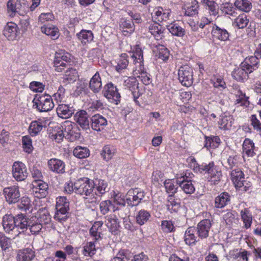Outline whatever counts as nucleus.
<instances>
[{"mask_svg":"<svg viewBox=\"0 0 261 261\" xmlns=\"http://www.w3.org/2000/svg\"><path fill=\"white\" fill-rule=\"evenodd\" d=\"M197 167V172L207 174V180L212 184L217 185L221 180L222 172L215 165L214 162H210L208 163H202L200 166H198Z\"/></svg>","mask_w":261,"mask_h":261,"instance_id":"f257e3e1","label":"nucleus"},{"mask_svg":"<svg viewBox=\"0 0 261 261\" xmlns=\"http://www.w3.org/2000/svg\"><path fill=\"white\" fill-rule=\"evenodd\" d=\"M93 180L88 178H80L74 182L75 193L85 196L86 198H91L92 201H96L93 192Z\"/></svg>","mask_w":261,"mask_h":261,"instance_id":"f03ea898","label":"nucleus"},{"mask_svg":"<svg viewBox=\"0 0 261 261\" xmlns=\"http://www.w3.org/2000/svg\"><path fill=\"white\" fill-rule=\"evenodd\" d=\"M231 180L237 190L240 192H248L251 191V184L245 179L244 174L239 168L231 171Z\"/></svg>","mask_w":261,"mask_h":261,"instance_id":"7ed1b4c3","label":"nucleus"},{"mask_svg":"<svg viewBox=\"0 0 261 261\" xmlns=\"http://www.w3.org/2000/svg\"><path fill=\"white\" fill-rule=\"evenodd\" d=\"M61 126L65 135V138L73 142L80 137V129L76 124L70 121H65Z\"/></svg>","mask_w":261,"mask_h":261,"instance_id":"20e7f679","label":"nucleus"},{"mask_svg":"<svg viewBox=\"0 0 261 261\" xmlns=\"http://www.w3.org/2000/svg\"><path fill=\"white\" fill-rule=\"evenodd\" d=\"M33 106H36L37 110L40 112L49 111L54 107L53 99L48 95L39 96L33 100Z\"/></svg>","mask_w":261,"mask_h":261,"instance_id":"39448f33","label":"nucleus"},{"mask_svg":"<svg viewBox=\"0 0 261 261\" xmlns=\"http://www.w3.org/2000/svg\"><path fill=\"white\" fill-rule=\"evenodd\" d=\"M102 93L103 96L111 103L118 105L120 102L121 96L118 92V89L111 82L104 86Z\"/></svg>","mask_w":261,"mask_h":261,"instance_id":"423d86ee","label":"nucleus"},{"mask_svg":"<svg viewBox=\"0 0 261 261\" xmlns=\"http://www.w3.org/2000/svg\"><path fill=\"white\" fill-rule=\"evenodd\" d=\"M71 56L70 54L64 50L56 52L54 61L55 70L57 72H62L67 66L66 63L71 61Z\"/></svg>","mask_w":261,"mask_h":261,"instance_id":"0eeeda50","label":"nucleus"},{"mask_svg":"<svg viewBox=\"0 0 261 261\" xmlns=\"http://www.w3.org/2000/svg\"><path fill=\"white\" fill-rule=\"evenodd\" d=\"M178 79L185 86L189 87L193 83V69L187 65L181 66L178 69Z\"/></svg>","mask_w":261,"mask_h":261,"instance_id":"6e6552de","label":"nucleus"},{"mask_svg":"<svg viewBox=\"0 0 261 261\" xmlns=\"http://www.w3.org/2000/svg\"><path fill=\"white\" fill-rule=\"evenodd\" d=\"M145 196L144 193L140 189L136 188L129 190L126 195V202L128 206L138 205Z\"/></svg>","mask_w":261,"mask_h":261,"instance_id":"1a4fd4ad","label":"nucleus"},{"mask_svg":"<svg viewBox=\"0 0 261 261\" xmlns=\"http://www.w3.org/2000/svg\"><path fill=\"white\" fill-rule=\"evenodd\" d=\"M3 191L6 200L9 204L15 203L19 201L20 193L18 186H12L6 187L4 188Z\"/></svg>","mask_w":261,"mask_h":261,"instance_id":"9d476101","label":"nucleus"},{"mask_svg":"<svg viewBox=\"0 0 261 261\" xmlns=\"http://www.w3.org/2000/svg\"><path fill=\"white\" fill-rule=\"evenodd\" d=\"M30 220L23 214H19L15 216V232L14 234V238L27 229L30 224Z\"/></svg>","mask_w":261,"mask_h":261,"instance_id":"9b49d317","label":"nucleus"},{"mask_svg":"<svg viewBox=\"0 0 261 261\" xmlns=\"http://www.w3.org/2000/svg\"><path fill=\"white\" fill-rule=\"evenodd\" d=\"M13 177L18 181H23L28 176V171L25 165L21 162H15L12 167Z\"/></svg>","mask_w":261,"mask_h":261,"instance_id":"f8f14e48","label":"nucleus"},{"mask_svg":"<svg viewBox=\"0 0 261 261\" xmlns=\"http://www.w3.org/2000/svg\"><path fill=\"white\" fill-rule=\"evenodd\" d=\"M211 227V221L209 219H203L198 223L195 230L199 239L202 240L208 237Z\"/></svg>","mask_w":261,"mask_h":261,"instance_id":"ddd939ff","label":"nucleus"},{"mask_svg":"<svg viewBox=\"0 0 261 261\" xmlns=\"http://www.w3.org/2000/svg\"><path fill=\"white\" fill-rule=\"evenodd\" d=\"M32 185L33 192L34 193L35 197L41 198L47 195L48 189L47 183L42 180H39V181H33Z\"/></svg>","mask_w":261,"mask_h":261,"instance_id":"4468645a","label":"nucleus"},{"mask_svg":"<svg viewBox=\"0 0 261 261\" xmlns=\"http://www.w3.org/2000/svg\"><path fill=\"white\" fill-rule=\"evenodd\" d=\"M56 111L59 117L67 119L72 116L75 110L72 103H61L58 105Z\"/></svg>","mask_w":261,"mask_h":261,"instance_id":"2eb2a0df","label":"nucleus"},{"mask_svg":"<svg viewBox=\"0 0 261 261\" xmlns=\"http://www.w3.org/2000/svg\"><path fill=\"white\" fill-rule=\"evenodd\" d=\"M176 184L187 194H191L195 191V188L192 182V180L188 179V177L186 175L177 178Z\"/></svg>","mask_w":261,"mask_h":261,"instance_id":"dca6fc26","label":"nucleus"},{"mask_svg":"<svg viewBox=\"0 0 261 261\" xmlns=\"http://www.w3.org/2000/svg\"><path fill=\"white\" fill-rule=\"evenodd\" d=\"M93 192L94 196L97 200L98 197H101L103 194L109 191L108 183L101 179H95L93 180Z\"/></svg>","mask_w":261,"mask_h":261,"instance_id":"f3484780","label":"nucleus"},{"mask_svg":"<svg viewBox=\"0 0 261 261\" xmlns=\"http://www.w3.org/2000/svg\"><path fill=\"white\" fill-rule=\"evenodd\" d=\"M15 217L11 214H6L3 217L2 225L5 232L14 235L15 232Z\"/></svg>","mask_w":261,"mask_h":261,"instance_id":"a211bd4d","label":"nucleus"},{"mask_svg":"<svg viewBox=\"0 0 261 261\" xmlns=\"http://www.w3.org/2000/svg\"><path fill=\"white\" fill-rule=\"evenodd\" d=\"M47 165L49 169L56 173L62 174L65 172V163L58 159L53 158L48 160Z\"/></svg>","mask_w":261,"mask_h":261,"instance_id":"6ab92c4d","label":"nucleus"},{"mask_svg":"<svg viewBox=\"0 0 261 261\" xmlns=\"http://www.w3.org/2000/svg\"><path fill=\"white\" fill-rule=\"evenodd\" d=\"M3 34L4 36L9 40L16 39L19 30L17 24L12 22L7 23L5 27Z\"/></svg>","mask_w":261,"mask_h":261,"instance_id":"aec40b11","label":"nucleus"},{"mask_svg":"<svg viewBox=\"0 0 261 261\" xmlns=\"http://www.w3.org/2000/svg\"><path fill=\"white\" fill-rule=\"evenodd\" d=\"M91 126L93 129L100 132L102 130L107 124V119L99 114H96L91 118Z\"/></svg>","mask_w":261,"mask_h":261,"instance_id":"412c9836","label":"nucleus"},{"mask_svg":"<svg viewBox=\"0 0 261 261\" xmlns=\"http://www.w3.org/2000/svg\"><path fill=\"white\" fill-rule=\"evenodd\" d=\"M119 28L125 36L132 34L135 30V24L131 19L122 17L119 22Z\"/></svg>","mask_w":261,"mask_h":261,"instance_id":"4be33fe9","label":"nucleus"},{"mask_svg":"<svg viewBox=\"0 0 261 261\" xmlns=\"http://www.w3.org/2000/svg\"><path fill=\"white\" fill-rule=\"evenodd\" d=\"M74 119L82 129H87L89 128V120L86 111L81 110L77 112L74 116Z\"/></svg>","mask_w":261,"mask_h":261,"instance_id":"5701e85b","label":"nucleus"},{"mask_svg":"<svg viewBox=\"0 0 261 261\" xmlns=\"http://www.w3.org/2000/svg\"><path fill=\"white\" fill-rule=\"evenodd\" d=\"M148 30L155 40L159 41L164 38L166 30L159 23H151L149 25Z\"/></svg>","mask_w":261,"mask_h":261,"instance_id":"b1692460","label":"nucleus"},{"mask_svg":"<svg viewBox=\"0 0 261 261\" xmlns=\"http://www.w3.org/2000/svg\"><path fill=\"white\" fill-rule=\"evenodd\" d=\"M259 57L254 55L249 58H246L244 62L242 63V66L246 67L250 73L257 69L259 67Z\"/></svg>","mask_w":261,"mask_h":261,"instance_id":"393cba45","label":"nucleus"},{"mask_svg":"<svg viewBox=\"0 0 261 261\" xmlns=\"http://www.w3.org/2000/svg\"><path fill=\"white\" fill-rule=\"evenodd\" d=\"M230 195L226 192L220 193L215 198L214 207L217 208H223L227 205L230 201Z\"/></svg>","mask_w":261,"mask_h":261,"instance_id":"a878e982","label":"nucleus"},{"mask_svg":"<svg viewBox=\"0 0 261 261\" xmlns=\"http://www.w3.org/2000/svg\"><path fill=\"white\" fill-rule=\"evenodd\" d=\"M250 253L242 249H233L229 252V256L233 260L237 261H248Z\"/></svg>","mask_w":261,"mask_h":261,"instance_id":"bb28decb","label":"nucleus"},{"mask_svg":"<svg viewBox=\"0 0 261 261\" xmlns=\"http://www.w3.org/2000/svg\"><path fill=\"white\" fill-rule=\"evenodd\" d=\"M171 11L170 9H163L161 7L155 8L153 10V17L159 22L166 21L169 18Z\"/></svg>","mask_w":261,"mask_h":261,"instance_id":"cd10ccee","label":"nucleus"},{"mask_svg":"<svg viewBox=\"0 0 261 261\" xmlns=\"http://www.w3.org/2000/svg\"><path fill=\"white\" fill-rule=\"evenodd\" d=\"M184 5L185 14L188 16H193L198 13L199 5L196 0H188Z\"/></svg>","mask_w":261,"mask_h":261,"instance_id":"c85d7f7f","label":"nucleus"},{"mask_svg":"<svg viewBox=\"0 0 261 261\" xmlns=\"http://www.w3.org/2000/svg\"><path fill=\"white\" fill-rule=\"evenodd\" d=\"M105 223L109 231L113 234H116L119 227V222L115 215H109L105 217Z\"/></svg>","mask_w":261,"mask_h":261,"instance_id":"c756f323","label":"nucleus"},{"mask_svg":"<svg viewBox=\"0 0 261 261\" xmlns=\"http://www.w3.org/2000/svg\"><path fill=\"white\" fill-rule=\"evenodd\" d=\"M233 117L229 113H223L220 116L218 124L220 129H229L232 124Z\"/></svg>","mask_w":261,"mask_h":261,"instance_id":"7c9ffc66","label":"nucleus"},{"mask_svg":"<svg viewBox=\"0 0 261 261\" xmlns=\"http://www.w3.org/2000/svg\"><path fill=\"white\" fill-rule=\"evenodd\" d=\"M212 33L214 38L219 40L226 41L229 39L228 32L226 29H222L215 24L213 27Z\"/></svg>","mask_w":261,"mask_h":261,"instance_id":"2f4dec72","label":"nucleus"},{"mask_svg":"<svg viewBox=\"0 0 261 261\" xmlns=\"http://www.w3.org/2000/svg\"><path fill=\"white\" fill-rule=\"evenodd\" d=\"M40 30L42 33L49 36L53 40L57 39L60 36L58 28L54 25L44 24L40 28Z\"/></svg>","mask_w":261,"mask_h":261,"instance_id":"473e14b6","label":"nucleus"},{"mask_svg":"<svg viewBox=\"0 0 261 261\" xmlns=\"http://www.w3.org/2000/svg\"><path fill=\"white\" fill-rule=\"evenodd\" d=\"M89 87L94 93H98L101 89V79L98 72H96L91 79Z\"/></svg>","mask_w":261,"mask_h":261,"instance_id":"72a5a7b5","label":"nucleus"},{"mask_svg":"<svg viewBox=\"0 0 261 261\" xmlns=\"http://www.w3.org/2000/svg\"><path fill=\"white\" fill-rule=\"evenodd\" d=\"M249 73H250V72L248 71L246 67H243L241 63L240 67L233 70L232 72L231 75L236 80L243 82L244 80L247 79Z\"/></svg>","mask_w":261,"mask_h":261,"instance_id":"f704fd0d","label":"nucleus"},{"mask_svg":"<svg viewBox=\"0 0 261 261\" xmlns=\"http://www.w3.org/2000/svg\"><path fill=\"white\" fill-rule=\"evenodd\" d=\"M254 144L252 140L249 138H246L243 144V158H245V156L247 157H252L255 155Z\"/></svg>","mask_w":261,"mask_h":261,"instance_id":"c9c22d12","label":"nucleus"},{"mask_svg":"<svg viewBox=\"0 0 261 261\" xmlns=\"http://www.w3.org/2000/svg\"><path fill=\"white\" fill-rule=\"evenodd\" d=\"M200 3L208 11L211 15L216 16L218 14L219 6L213 0H200Z\"/></svg>","mask_w":261,"mask_h":261,"instance_id":"e433bc0d","label":"nucleus"},{"mask_svg":"<svg viewBox=\"0 0 261 261\" xmlns=\"http://www.w3.org/2000/svg\"><path fill=\"white\" fill-rule=\"evenodd\" d=\"M35 257V252L31 249L19 250L17 255V261H32Z\"/></svg>","mask_w":261,"mask_h":261,"instance_id":"4c0bfd02","label":"nucleus"},{"mask_svg":"<svg viewBox=\"0 0 261 261\" xmlns=\"http://www.w3.org/2000/svg\"><path fill=\"white\" fill-rule=\"evenodd\" d=\"M103 224V222L101 221H96L90 229V234L91 236L94 238L95 242H97L99 239H101V235L102 233L101 232V228Z\"/></svg>","mask_w":261,"mask_h":261,"instance_id":"58836bf2","label":"nucleus"},{"mask_svg":"<svg viewBox=\"0 0 261 261\" xmlns=\"http://www.w3.org/2000/svg\"><path fill=\"white\" fill-rule=\"evenodd\" d=\"M195 228L189 227L186 231L184 240L186 244L189 246H193L199 241V239L195 236Z\"/></svg>","mask_w":261,"mask_h":261,"instance_id":"ea45409f","label":"nucleus"},{"mask_svg":"<svg viewBox=\"0 0 261 261\" xmlns=\"http://www.w3.org/2000/svg\"><path fill=\"white\" fill-rule=\"evenodd\" d=\"M129 64L128 56L126 54H122L117 59V65L115 69L118 72H121L127 68Z\"/></svg>","mask_w":261,"mask_h":261,"instance_id":"a19ab883","label":"nucleus"},{"mask_svg":"<svg viewBox=\"0 0 261 261\" xmlns=\"http://www.w3.org/2000/svg\"><path fill=\"white\" fill-rule=\"evenodd\" d=\"M117 152L116 148L111 145L105 146L101 151V155L103 159L108 162L111 160Z\"/></svg>","mask_w":261,"mask_h":261,"instance_id":"79ce46f5","label":"nucleus"},{"mask_svg":"<svg viewBox=\"0 0 261 261\" xmlns=\"http://www.w3.org/2000/svg\"><path fill=\"white\" fill-rule=\"evenodd\" d=\"M76 36L83 44H86L90 43L93 40V34L91 31L82 30L79 33L76 34Z\"/></svg>","mask_w":261,"mask_h":261,"instance_id":"37998d69","label":"nucleus"},{"mask_svg":"<svg viewBox=\"0 0 261 261\" xmlns=\"http://www.w3.org/2000/svg\"><path fill=\"white\" fill-rule=\"evenodd\" d=\"M95 242H87L83 244L82 254L85 256L91 257L96 253Z\"/></svg>","mask_w":261,"mask_h":261,"instance_id":"c03bdc74","label":"nucleus"},{"mask_svg":"<svg viewBox=\"0 0 261 261\" xmlns=\"http://www.w3.org/2000/svg\"><path fill=\"white\" fill-rule=\"evenodd\" d=\"M135 218L137 223L143 225L149 220L151 215L147 210L142 209L137 212Z\"/></svg>","mask_w":261,"mask_h":261,"instance_id":"a18cd8bd","label":"nucleus"},{"mask_svg":"<svg viewBox=\"0 0 261 261\" xmlns=\"http://www.w3.org/2000/svg\"><path fill=\"white\" fill-rule=\"evenodd\" d=\"M167 29L173 35L175 36L182 37L186 34L185 29L177 23H170L167 25Z\"/></svg>","mask_w":261,"mask_h":261,"instance_id":"49530a36","label":"nucleus"},{"mask_svg":"<svg viewBox=\"0 0 261 261\" xmlns=\"http://www.w3.org/2000/svg\"><path fill=\"white\" fill-rule=\"evenodd\" d=\"M43 121L38 119L37 120L33 121L29 128V132L32 136H35L41 131L43 127Z\"/></svg>","mask_w":261,"mask_h":261,"instance_id":"de8ad7c7","label":"nucleus"},{"mask_svg":"<svg viewBox=\"0 0 261 261\" xmlns=\"http://www.w3.org/2000/svg\"><path fill=\"white\" fill-rule=\"evenodd\" d=\"M241 219L244 224L246 228L250 227L252 222V215L251 213L247 208H244L240 212Z\"/></svg>","mask_w":261,"mask_h":261,"instance_id":"09e8293b","label":"nucleus"},{"mask_svg":"<svg viewBox=\"0 0 261 261\" xmlns=\"http://www.w3.org/2000/svg\"><path fill=\"white\" fill-rule=\"evenodd\" d=\"M249 22V16L243 13L239 15L234 19V24L237 28L242 29L247 27Z\"/></svg>","mask_w":261,"mask_h":261,"instance_id":"8fccbe9b","label":"nucleus"},{"mask_svg":"<svg viewBox=\"0 0 261 261\" xmlns=\"http://www.w3.org/2000/svg\"><path fill=\"white\" fill-rule=\"evenodd\" d=\"M234 5L238 9L245 12H249L252 7L248 0H236Z\"/></svg>","mask_w":261,"mask_h":261,"instance_id":"3c124183","label":"nucleus"},{"mask_svg":"<svg viewBox=\"0 0 261 261\" xmlns=\"http://www.w3.org/2000/svg\"><path fill=\"white\" fill-rule=\"evenodd\" d=\"M56 209L61 211H69V202L66 197L60 196L57 198Z\"/></svg>","mask_w":261,"mask_h":261,"instance_id":"603ef678","label":"nucleus"},{"mask_svg":"<svg viewBox=\"0 0 261 261\" xmlns=\"http://www.w3.org/2000/svg\"><path fill=\"white\" fill-rule=\"evenodd\" d=\"M236 96L235 104H239L241 106L247 107L249 105V97L241 90H238L234 93Z\"/></svg>","mask_w":261,"mask_h":261,"instance_id":"864d4df0","label":"nucleus"},{"mask_svg":"<svg viewBox=\"0 0 261 261\" xmlns=\"http://www.w3.org/2000/svg\"><path fill=\"white\" fill-rule=\"evenodd\" d=\"M73 155L79 159H83L89 155V150L86 147L76 146L73 151Z\"/></svg>","mask_w":261,"mask_h":261,"instance_id":"5fc2aeb1","label":"nucleus"},{"mask_svg":"<svg viewBox=\"0 0 261 261\" xmlns=\"http://www.w3.org/2000/svg\"><path fill=\"white\" fill-rule=\"evenodd\" d=\"M138 85L137 79L134 77H129L124 82V86L130 91L137 90L139 88Z\"/></svg>","mask_w":261,"mask_h":261,"instance_id":"6e6d98bb","label":"nucleus"},{"mask_svg":"<svg viewBox=\"0 0 261 261\" xmlns=\"http://www.w3.org/2000/svg\"><path fill=\"white\" fill-rule=\"evenodd\" d=\"M19 6H21L20 0H17L16 2L13 0H9L7 3V9L10 15L14 16L17 13L16 10Z\"/></svg>","mask_w":261,"mask_h":261,"instance_id":"4d7b16f0","label":"nucleus"},{"mask_svg":"<svg viewBox=\"0 0 261 261\" xmlns=\"http://www.w3.org/2000/svg\"><path fill=\"white\" fill-rule=\"evenodd\" d=\"M169 51L166 47L163 45L159 46L158 48V51L156 54V56L158 59H161L164 61L168 60L169 57Z\"/></svg>","mask_w":261,"mask_h":261,"instance_id":"13d9d810","label":"nucleus"},{"mask_svg":"<svg viewBox=\"0 0 261 261\" xmlns=\"http://www.w3.org/2000/svg\"><path fill=\"white\" fill-rule=\"evenodd\" d=\"M29 223L28 227H29L30 231L32 234H36L40 231L42 227L41 223H40L37 221H35L33 218H32V219L30 220Z\"/></svg>","mask_w":261,"mask_h":261,"instance_id":"bf43d9fd","label":"nucleus"},{"mask_svg":"<svg viewBox=\"0 0 261 261\" xmlns=\"http://www.w3.org/2000/svg\"><path fill=\"white\" fill-rule=\"evenodd\" d=\"M166 192L170 195L173 196L177 191V187H175L173 181L171 179H166L164 182Z\"/></svg>","mask_w":261,"mask_h":261,"instance_id":"052dcab7","label":"nucleus"},{"mask_svg":"<svg viewBox=\"0 0 261 261\" xmlns=\"http://www.w3.org/2000/svg\"><path fill=\"white\" fill-rule=\"evenodd\" d=\"M22 142L24 151L28 153H31L33 150V147L32 141L30 137L29 136H23Z\"/></svg>","mask_w":261,"mask_h":261,"instance_id":"680f3d73","label":"nucleus"},{"mask_svg":"<svg viewBox=\"0 0 261 261\" xmlns=\"http://www.w3.org/2000/svg\"><path fill=\"white\" fill-rule=\"evenodd\" d=\"M65 79L69 82H72L76 80L77 77L76 70L73 68H69L65 72Z\"/></svg>","mask_w":261,"mask_h":261,"instance_id":"e2e57ef3","label":"nucleus"},{"mask_svg":"<svg viewBox=\"0 0 261 261\" xmlns=\"http://www.w3.org/2000/svg\"><path fill=\"white\" fill-rule=\"evenodd\" d=\"M114 212H117V214L119 217L123 219L127 218V216L129 213V209L125 205L117 207L113 210Z\"/></svg>","mask_w":261,"mask_h":261,"instance_id":"0e129e2a","label":"nucleus"},{"mask_svg":"<svg viewBox=\"0 0 261 261\" xmlns=\"http://www.w3.org/2000/svg\"><path fill=\"white\" fill-rule=\"evenodd\" d=\"M113 205L112 201L109 200L101 201L99 204L100 212L102 215L107 214Z\"/></svg>","mask_w":261,"mask_h":261,"instance_id":"69168bd1","label":"nucleus"},{"mask_svg":"<svg viewBox=\"0 0 261 261\" xmlns=\"http://www.w3.org/2000/svg\"><path fill=\"white\" fill-rule=\"evenodd\" d=\"M0 246L3 250H6L11 246L10 239L2 232H0Z\"/></svg>","mask_w":261,"mask_h":261,"instance_id":"338daca9","label":"nucleus"},{"mask_svg":"<svg viewBox=\"0 0 261 261\" xmlns=\"http://www.w3.org/2000/svg\"><path fill=\"white\" fill-rule=\"evenodd\" d=\"M241 157L240 155L236 154L230 155L227 159L228 167L231 169L235 166H238Z\"/></svg>","mask_w":261,"mask_h":261,"instance_id":"774afa93","label":"nucleus"}]
</instances>
